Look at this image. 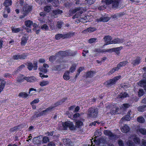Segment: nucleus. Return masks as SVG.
<instances>
[{
	"label": "nucleus",
	"mask_w": 146,
	"mask_h": 146,
	"mask_svg": "<svg viewBox=\"0 0 146 146\" xmlns=\"http://www.w3.org/2000/svg\"><path fill=\"white\" fill-rule=\"evenodd\" d=\"M98 113V109L95 107L90 108L87 111V115L90 118H94L96 117Z\"/></svg>",
	"instance_id": "f257e3e1"
},
{
	"label": "nucleus",
	"mask_w": 146,
	"mask_h": 146,
	"mask_svg": "<svg viewBox=\"0 0 146 146\" xmlns=\"http://www.w3.org/2000/svg\"><path fill=\"white\" fill-rule=\"evenodd\" d=\"M31 7L29 5H26L23 8V10L21 13L23 14L19 17L20 19H22L25 17L27 16L28 13L31 11Z\"/></svg>",
	"instance_id": "f03ea898"
},
{
	"label": "nucleus",
	"mask_w": 146,
	"mask_h": 146,
	"mask_svg": "<svg viewBox=\"0 0 146 146\" xmlns=\"http://www.w3.org/2000/svg\"><path fill=\"white\" fill-rule=\"evenodd\" d=\"M62 125L63 127V129L64 130H67L68 128L71 130H74L75 129L73 123L70 121H67L64 123H63Z\"/></svg>",
	"instance_id": "7ed1b4c3"
},
{
	"label": "nucleus",
	"mask_w": 146,
	"mask_h": 146,
	"mask_svg": "<svg viewBox=\"0 0 146 146\" xmlns=\"http://www.w3.org/2000/svg\"><path fill=\"white\" fill-rule=\"evenodd\" d=\"M83 8L81 7H76L73 9L72 13L73 14H74L77 12L76 14L73 16L72 17L73 19H74L75 18H77L78 16H79L80 15L82 14L83 13Z\"/></svg>",
	"instance_id": "20e7f679"
},
{
	"label": "nucleus",
	"mask_w": 146,
	"mask_h": 146,
	"mask_svg": "<svg viewBox=\"0 0 146 146\" xmlns=\"http://www.w3.org/2000/svg\"><path fill=\"white\" fill-rule=\"evenodd\" d=\"M120 76H116L112 79H111L107 81L106 83L107 85V86L108 87H110L115 84L117 81L120 78Z\"/></svg>",
	"instance_id": "39448f33"
},
{
	"label": "nucleus",
	"mask_w": 146,
	"mask_h": 146,
	"mask_svg": "<svg viewBox=\"0 0 146 146\" xmlns=\"http://www.w3.org/2000/svg\"><path fill=\"white\" fill-rule=\"evenodd\" d=\"M24 23L26 27L24 28L26 30L27 32L29 33L31 32V28L32 24H33V22L30 20H28L25 21Z\"/></svg>",
	"instance_id": "423d86ee"
},
{
	"label": "nucleus",
	"mask_w": 146,
	"mask_h": 146,
	"mask_svg": "<svg viewBox=\"0 0 146 146\" xmlns=\"http://www.w3.org/2000/svg\"><path fill=\"white\" fill-rule=\"evenodd\" d=\"M68 50H66V51H60L56 53V55L59 56V55H60L61 56L63 57L64 56H66L68 55H74L75 53L74 52H73V53L70 54L68 52Z\"/></svg>",
	"instance_id": "0eeeda50"
},
{
	"label": "nucleus",
	"mask_w": 146,
	"mask_h": 146,
	"mask_svg": "<svg viewBox=\"0 0 146 146\" xmlns=\"http://www.w3.org/2000/svg\"><path fill=\"white\" fill-rule=\"evenodd\" d=\"M27 68L30 70H32L33 68L34 70H36L37 68V63L35 61L33 64L31 62H29L28 63Z\"/></svg>",
	"instance_id": "6e6552de"
},
{
	"label": "nucleus",
	"mask_w": 146,
	"mask_h": 146,
	"mask_svg": "<svg viewBox=\"0 0 146 146\" xmlns=\"http://www.w3.org/2000/svg\"><path fill=\"white\" fill-rule=\"evenodd\" d=\"M104 133L105 135L109 136L111 139H115L116 138V135L113 134L109 130H104Z\"/></svg>",
	"instance_id": "1a4fd4ad"
},
{
	"label": "nucleus",
	"mask_w": 146,
	"mask_h": 146,
	"mask_svg": "<svg viewBox=\"0 0 146 146\" xmlns=\"http://www.w3.org/2000/svg\"><path fill=\"white\" fill-rule=\"evenodd\" d=\"M62 13V10L59 9H57L54 10L52 11V13L51 14V16L54 17L55 18L57 17L56 16L58 14H60Z\"/></svg>",
	"instance_id": "9d476101"
},
{
	"label": "nucleus",
	"mask_w": 146,
	"mask_h": 146,
	"mask_svg": "<svg viewBox=\"0 0 146 146\" xmlns=\"http://www.w3.org/2000/svg\"><path fill=\"white\" fill-rule=\"evenodd\" d=\"M131 112V111H129L127 113V114L122 117L120 121V123H122L123 121V120L126 121H129L130 120L131 118V117L130 116V113Z\"/></svg>",
	"instance_id": "9b49d317"
},
{
	"label": "nucleus",
	"mask_w": 146,
	"mask_h": 146,
	"mask_svg": "<svg viewBox=\"0 0 146 146\" xmlns=\"http://www.w3.org/2000/svg\"><path fill=\"white\" fill-rule=\"evenodd\" d=\"M104 39L105 42H106V44H112V41H111L112 39L111 37L110 36H105Z\"/></svg>",
	"instance_id": "f8f14e48"
},
{
	"label": "nucleus",
	"mask_w": 146,
	"mask_h": 146,
	"mask_svg": "<svg viewBox=\"0 0 146 146\" xmlns=\"http://www.w3.org/2000/svg\"><path fill=\"white\" fill-rule=\"evenodd\" d=\"M48 2L50 3L53 6L56 7L58 6L59 3L58 0H47Z\"/></svg>",
	"instance_id": "ddd939ff"
},
{
	"label": "nucleus",
	"mask_w": 146,
	"mask_h": 146,
	"mask_svg": "<svg viewBox=\"0 0 146 146\" xmlns=\"http://www.w3.org/2000/svg\"><path fill=\"white\" fill-rule=\"evenodd\" d=\"M63 144L66 145L70 146L72 145V142L69 139H63Z\"/></svg>",
	"instance_id": "4468645a"
},
{
	"label": "nucleus",
	"mask_w": 146,
	"mask_h": 146,
	"mask_svg": "<svg viewBox=\"0 0 146 146\" xmlns=\"http://www.w3.org/2000/svg\"><path fill=\"white\" fill-rule=\"evenodd\" d=\"M124 41V39L122 38H117L112 40V42L111 43L114 44H119L123 42Z\"/></svg>",
	"instance_id": "2eb2a0df"
},
{
	"label": "nucleus",
	"mask_w": 146,
	"mask_h": 146,
	"mask_svg": "<svg viewBox=\"0 0 146 146\" xmlns=\"http://www.w3.org/2000/svg\"><path fill=\"white\" fill-rule=\"evenodd\" d=\"M25 80L27 81L28 82H35L36 81L35 78L33 76L31 77H24Z\"/></svg>",
	"instance_id": "dca6fc26"
},
{
	"label": "nucleus",
	"mask_w": 146,
	"mask_h": 146,
	"mask_svg": "<svg viewBox=\"0 0 146 146\" xmlns=\"http://www.w3.org/2000/svg\"><path fill=\"white\" fill-rule=\"evenodd\" d=\"M141 60L140 57H137L135 59L132 60L131 63L134 66L138 65L140 63Z\"/></svg>",
	"instance_id": "f3484780"
},
{
	"label": "nucleus",
	"mask_w": 146,
	"mask_h": 146,
	"mask_svg": "<svg viewBox=\"0 0 146 146\" xmlns=\"http://www.w3.org/2000/svg\"><path fill=\"white\" fill-rule=\"evenodd\" d=\"M146 80H142L138 83V84L141 87L143 86L145 90L146 91Z\"/></svg>",
	"instance_id": "a211bd4d"
},
{
	"label": "nucleus",
	"mask_w": 146,
	"mask_h": 146,
	"mask_svg": "<svg viewBox=\"0 0 146 146\" xmlns=\"http://www.w3.org/2000/svg\"><path fill=\"white\" fill-rule=\"evenodd\" d=\"M112 8L116 9L119 6V2L117 0H114L112 3Z\"/></svg>",
	"instance_id": "6ab92c4d"
},
{
	"label": "nucleus",
	"mask_w": 146,
	"mask_h": 146,
	"mask_svg": "<svg viewBox=\"0 0 146 146\" xmlns=\"http://www.w3.org/2000/svg\"><path fill=\"white\" fill-rule=\"evenodd\" d=\"M110 18L108 17H102L98 19V22L102 21L103 22H107L109 20Z\"/></svg>",
	"instance_id": "aec40b11"
},
{
	"label": "nucleus",
	"mask_w": 146,
	"mask_h": 146,
	"mask_svg": "<svg viewBox=\"0 0 146 146\" xmlns=\"http://www.w3.org/2000/svg\"><path fill=\"white\" fill-rule=\"evenodd\" d=\"M52 71H54L56 72H58L61 70V68L60 65H56L53 66L52 68Z\"/></svg>",
	"instance_id": "412c9836"
},
{
	"label": "nucleus",
	"mask_w": 146,
	"mask_h": 146,
	"mask_svg": "<svg viewBox=\"0 0 146 146\" xmlns=\"http://www.w3.org/2000/svg\"><path fill=\"white\" fill-rule=\"evenodd\" d=\"M28 37L27 36H23L21 38V44L22 46H25L27 42Z\"/></svg>",
	"instance_id": "4be33fe9"
},
{
	"label": "nucleus",
	"mask_w": 146,
	"mask_h": 146,
	"mask_svg": "<svg viewBox=\"0 0 146 146\" xmlns=\"http://www.w3.org/2000/svg\"><path fill=\"white\" fill-rule=\"evenodd\" d=\"M129 130V128L128 126L126 125H125L124 126L121 128V131L124 133H127Z\"/></svg>",
	"instance_id": "5701e85b"
},
{
	"label": "nucleus",
	"mask_w": 146,
	"mask_h": 146,
	"mask_svg": "<svg viewBox=\"0 0 146 146\" xmlns=\"http://www.w3.org/2000/svg\"><path fill=\"white\" fill-rule=\"evenodd\" d=\"M69 72L68 71L66 72L64 74L63 77L64 79L66 80H68L70 78V77L69 76Z\"/></svg>",
	"instance_id": "b1692460"
},
{
	"label": "nucleus",
	"mask_w": 146,
	"mask_h": 146,
	"mask_svg": "<svg viewBox=\"0 0 146 146\" xmlns=\"http://www.w3.org/2000/svg\"><path fill=\"white\" fill-rule=\"evenodd\" d=\"M11 0H6L3 3V5L5 7H8L11 5Z\"/></svg>",
	"instance_id": "393cba45"
},
{
	"label": "nucleus",
	"mask_w": 146,
	"mask_h": 146,
	"mask_svg": "<svg viewBox=\"0 0 146 146\" xmlns=\"http://www.w3.org/2000/svg\"><path fill=\"white\" fill-rule=\"evenodd\" d=\"M95 72L92 71H90L88 72L86 74V78H91L95 74Z\"/></svg>",
	"instance_id": "a878e982"
},
{
	"label": "nucleus",
	"mask_w": 146,
	"mask_h": 146,
	"mask_svg": "<svg viewBox=\"0 0 146 146\" xmlns=\"http://www.w3.org/2000/svg\"><path fill=\"white\" fill-rule=\"evenodd\" d=\"M138 132H140L143 135L146 134V129L144 128H140L137 130Z\"/></svg>",
	"instance_id": "bb28decb"
},
{
	"label": "nucleus",
	"mask_w": 146,
	"mask_h": 146,
	"mask_svg": "<svg viewBox=\"0 0 146 146\" xmlns=\"http://www.w3.org/2000/svg\"><path fill=\"white\" fill-rule=\"evenodd\" d=\"M5 83L6 82L4 80L2 81L0 86V93L3 90V89L4 88Z\"/></svg>",
	"instance_id": "cd10ccee"
},
{
	"label": "nucleus",
	"mask_w": 146,
	"mask_h": 146,
	"mask_svg": "<svg viewBox=\"0 0 146 146\" xmlns=\"http://www.w3.org/2000/svg\"><path fill=\"white\" fill-rule=\"evenodd\" d=\"M28 95L25 92H22L20 93L19 94V96L20 97L26 98H27Z\"/></svg>",
	"instance_id": "c85d7f7f"
},
{
	"label": "nucleus",
	"mask_w": 146,
	"mask_h": 146,
	"mask_svg": "<svg viewBox=\"0 0 146 146\" xmlns=\"http://www.w3.org/2000/svg\"><path fill=\"white\" fill-rule=\"evenodd\" d=\"M48 24L49 25L50 28L53 30L55 28L54 22L52 21L49 20L48 22Z\"/></svg>",
	"instance_id": "c756f323"
},
{
	"label": "nucleus",
	"mask_w": 146,
	"mask_h": 146,
	"mask_svg": "<svg viewBox=\"0 0 146 146\" xmlns=\"http://www.w3.org/2000/svg\"><path fill=\"white\" fill-rule=\"evenodd\" d=\"M128 96V94L126 92H124L123 93H121L118 96V97L121 99L127 97Z\"/></svg>",
	"instance_id": "7c9ffc66"
},
{
	"label": "nucleus",
	"mask_w": 146,
	"mask_h": 146,
	"mask_svg": "<svg viewBox=\"0 0 146 146\" xmlns=\"http://www.w3.org/2000/svg\"><path fill=\"white\" fill-rule=\"evenodd\" d=\"M49 84V82L48 81L43 80L40 82V85L41 86H46Z\"/></svg>",
	"instance_id": "2f4dec72"
},
{
	"label": "nucleus",
	"mask_w": 146,
	"mask_h": 146,
	"mask_svg": "<svg viewBox=\"0 0 146 146\" xmlns=\"http://www.w3.org/2000/svg\"><path fill=\"white\" fill-rule=\"evenodd\" d=\"M63 24V22L62 21H58L57 22L56 24V27L58 29H60L61 28Z\"/></svg>",
	"instance_id": "473e14b6"
},
{
	"label": "nucleus",
	"mask_w": 146,
	"mask_h": 146,
	"mask_svg": "<svg viewBox=\"0 0 146 146\" xmlns=\"http://www.w3.org/2000/svg\"><path fill=\"white\" fill-rule=\"evenodd\" d=\"M41 28L43 30L48 31L49 30V27L46 24H44L42 25L41 27Z\"/></svg>",
	"instance_id": "72a5a7b5"
},
{
	"label": "nucleus",
	"mask_w": 146,
	"mask_h": 146,
	"mask_svg": "<svg viewBox=\"0 0 146 146\" xmlns=\"http://www.w3.org/2000/svg\"><path fill=\"white\" fill-rule=\"evenodd\" d=\"M137 120L138 122L141 123H143L145 122V120L142 117H139L137 118Z\"/></svg>",
	"instance_id": "f704fd0d"
},
{
	"label": "nucleus",
	"mask_w": 146,
	"mask_h": 146,
	"mask_svg": "<svg viewBox=\"0 0 146 146\" xmlns=\"http://www.w3.org/2000/svg\"><path fill=\"white\" fill-rule=\"evenodd\" d=\"M38 69L40 71L44 73H46L47 72V68H44L43 67H41L39 68Z\"/></svg>",
	"instance_id": "c9c22d12"
},
{
	"label": "nucleus",
	"mask_w": 146,
	"mask_h": 146,
	"mask_svg": "<svg viewBox=\"0 0 146 146\" xmlns=\"http://www.w3.org/2000/svg\"><path fill=\"white\" fill-rule=\"evenodd\" d=\"M146 108V105H143L139 107L138 108V111L143 112L145 110V108Z\"/></svg>",
	"instance_id": "e433bc0d"
},
{
	"label": "nucleus",
	"mask_w": 146,
	"mask_h": 146,
	"mask_svg": "<svg viewBox=\"0 0 146 146\" xmlns=\"http://www.w3.org/2000/svg\"><path fill=\"white\" fill-rule=\"evenodd\" d=\"M13 59L15 60L20 59V54H17L14 55L13 57Z\"/></svg>",
	"instance_id": "4c0bfd02"
},
{
	"label": "nucleus",
	"mask_w": 146,
	"mask_h": 146,
	"mask_svg": "<svg viewBox=\"0 0 146 146\" xmlns=\"http://www.w3.org/2000/svg\"><path fill=\"white\" fill-rule=\"evenodd\" d=\"M97 40V38H90L89 39L88 42L89 43L92 44L96 40Z\"/></svg>",
	"instance_id": "58836bf2"
},
{
	"label": "nucleus",
	"mask_w": 146,
	"mask_h": 146,
	"mask_svg": "<svg viewBox=\"0 0 146 146\" xmlns=\"http://www.w3.org/2000/svg\"><path fill=\"white\" fill-rule=\"evenodd\" d=\"M76 69L75 66L74 65H72L70 68L69 71V73H72L74 72Z\"/></svg>",
	"instance_id": "ea45409f"
},
{
	"label": "nucleus",
	"mask_w": 146,
	"mask_h": 146,
	"mask_svg": "<svg viewBox=\"0 0 146 146\" xmlns=\"http://www.w3.org/2000/svg\"><path fill=\"white\" fill-rule=\"evenodd\" d=\"M45 11L47 12H49L51 9V7L50 6H46L44 8Z\"/></svg>",
	"instance_id": "a19ab883"
},
{
	"label": "nucleus",
	"mask_w": 146,
	"mask_h": 146,
	"mask_svg": "<svg viewBox=\"0 0 146 146\" xmlns=\"http://www.w3.org/2000/svg\"><path fill=\"white\" fill-rule=\"evenodd\" d=\"M12 31L13 33H17L19 32L20 29L19 28H13L12 29Z\"/></svg>",
	"instance_id": "79ce46f5"
},
{
	"label": "nucleus",
	"mask_w": 146,
	"mask_h": 146,
	"mask_svg": "<svg viewBox=\"0 0 146 146\" xmlns=\"http://www.w3.org/2000/svg\"><path fill=\"white\" fill-rule=\"evenodd\" d=\"M42 141L44 143H46L49 141V139L48 137L45 136L42 139Z\"/></svg>",
	"instance_id": "37998d69"
},
{
	"label": "nucleus",
	"mask_w": 146,
	"mask_h": 146,
	"mask_svg": "<svg viewBox=\"0 0 146 146\" xmlns=\"http://www.w3.org/2000/svg\"><path fill=\"white\" fill-rule=\"evenodd\" d=\"M27 55L25 54H20V60H24L27 57Z\"/></svg>",
	"instance_id": "c03bdc74"
},
{
	"label": "nucleus",
	"mask_w": 146,
	"mask_h": 146,
	"mask_svg": "<svg viewBox=\"0 0 146 146\" xmlns=\"http://www.w3.org/2000/svg\"><path fill=\"white\" fill-rule=\"evenodd\" d=\"M127 144L128 146H134V143L132 141L129 140L127 142Z\"/></svg>",
	"instance_id": "a18cd8bd"
},
{
	"label": "nucleus",
	"mask_w": 146,
	"mask_h": 146,
	"mask_svg": "<svg viewBox=\"0 0 146 146\" xmlns=\"http://www.w3.org/2000/svg\"><path fill=\"white\" fill-rule=\"evenodd\" d=\"M83 125V123L80 121H78L76 122V126L77 127H79L80 126Z\"/></svg>",
	"instance_id": "49530a36"
},
{
	"label": "nucleus",
	"mask_w": 146,
	"mask_h": 146,
	"mask_svg": "<svg viewBox=\"0 0 146 146\" xmlns=\"http://www.w3.org/2000/svg\"><path fill=\"white\" fill-rule=\"evenodd\" d=\"M61 38H63V35L62 34H58L55 36V38L57 40L60 39Z\"/></svg>",
	"instance_id": "de8ad7c7"
},
{
	"label": "nucleus",
	"mask_w": 146,
	"mask_h": 146,
	"mask_svg": "<svg viewBox=\"0 0 146 146\" xmlns=\"http://www.w3.org/2000/svg\"><path fill=\"white\" fill-rule=\"evenodd\" d=\"M96 29L94 27H90L88 28L87 30L88 32H92L96 30Z\"/></svg>",
	"instance_id": "09e8293b"
},
{
	"label": "nucleus",
	"mask_w": 146,
	"mask_h": 146,
	"mask_svg": "<svg viewBox=\"0 0 146 146\" xmlns=\"http://www.w3.org/2000/svg\"><path fill=\"white\" fill-rule=\"evenodd\" d=\"M56 58V56H50L49 58V60L52 62Z\"/></svg>",
	"instance_id": "8fccbe9b"
},
{
	"label": "nucleus",
	"mask_w": 146,
	"mask_h": 146,
	"mask_svg": "<svg viewBox=\"0 0 146 146\" xmlns=\"http://www.w3.org/2000/svg\"><path fill=\"white\" fill-rule=\"evenodd\" d=\"M122 47L121 46L116 48H113V52H118L122 49Z\"/></svg>",
	"instance_id": "3c124183"
},
{
	"label": "nucleus",
	"mask_w": 146,
	"mask_h": 146,
	"mask_svg": "<svg viewBox=\"0 0 146 146\" xmlns=\"http://www.w3.org/2000/svg\"><path fill=\"white\" fill-rule=\"evenodd\" d=\"M144 94V91L143 89H140L138 92V95L139 97L142 96Z\"/></svg>",
	"instance_id": "603ef678"
},
{
	"label": "nucleus",
	"mask_w": 146,
	"mask_h": 146,
	"mask_svg": "<svg viewBox=\"0 0 146 146\" xmlns=\"http://www.w3.org/2000/svg\"><path fill=\"white\" fill-rule=\"evenodd\" d=\"M94 51L98 53L104 52V49H101L99 48L96 49Z\"/></svg>",
	"instance_id": "864d4df0"
},
{
	"label": "nucleus",
	"mask_w": 146,
	"mask_h": 146,
	"mask_svg": "<svg viewBox=\"0 0 146 146\" xmlns=\"http://www.w3.org/2000/svg\"><path fill=\"white\" fill-rule=\"evenodd\" d=\"M117 70L116 67L113 68L108 73V75H110L114 72L115 71Z\"/></svg>",
	"instance_id": "5fc2aeb1"
},
{
	"label": "nucleus",
	"mask_w": 146,
	"mask_h": 146,
	"mask_svg": "<svg viewBox=\"0 0 146 146\" xmlns=\"http://www.w3.org/2000/svg\"><path fill=\"white\" fill-rule=\"evenodd\" d=\"M54 108V107H50L46 110H45V111L46 112V113L48 112H50L52 110V109Z\"/></svg>",
	"instance_id": "6e6d98bb"
},
{
	"label": "nucleus",
	"mask_w": 146,
	"mask_h": 146,
	"mask_svg": "<svg viewBox=\"0 0 146 146\" xmlns=\"http://www.w3.org/2000/svg\"><path fill=\"white\" fill-rule=\"evenodd\" d=\"M112 1V0H105L104 2L106 5H108L111 4Z\"/></svg>",
	"instance_id": "4d7b16f0"
},
{
	"label": "nucleus",
	"mask_w": 146,
	"mask_h": 146,
	"mask_svg": "<svg viewBox=\"0 0 146 146\" xmlns=\"http://www.w3.org/2000/svg\"><path fill=\"white\" fill-rule=\"evenodd\" d=\"M71 34L70 33H67L66 34L63 35V38H67L71 37Z\"/></svg>",
	"instance_id": "13d9d810"
},
{
	"label": "nucleus",
	"mask_w": 146,
	"mask_h": 146,
	"mask_svg": "<svg viewBox=\"0 0 146 146\" xmlns=\"http://www.w3.org/2000/svg\"><path fill=\"white\" fill-rule=\"evenodd\" d=\"M117 109L115 108L111 109L110 110V113L111 114H113L115 113H116L117 112Z\"/></svg>",
	"instance_id": "bf43d9fd"
},
{
	"label": "nucleus",
	"mask_w": 146,
	"mask_h": 146,
	"mask_svg": "<svg viewBox=\"0 0 146 146\" xmlns=\"http://www.w3.org/2000/svg\"><path fill=\"white\" fill-rule=\"evenodd\" d=\"M38 137H35L33 139V142L34 143H37L38 142L39 140L38 139Z\"/></svg>",
	"instance_id": "052dcab7"
},
{
	"label": "nucleus",
	"mask_w": 146,
	"mask_h": 146,
	"mask_svg": "<svg viewBox=\"0 0 146 146\" xmlns=\"http://www.w3.org/2000/svg\"><path fill=\"white\" fill-rule=\"evenodd\" d=\"M133 141L136 143H139L140 141L139 139L137 137H135L133 139Z\"/></svg>",
	"instance_id": "680f3d73"
},
{
	"label": "nucleus",
	"mask_w": 146,
	"mask_h": 146,
	"mask_svg": "<svg viewBox=\"0 0 146 146\" xmlns=\"http://www.w3.org/2000/svg\"><path fill=\"white\" fill-rule=\"evenodd\" d=\"M95 135L97 136H100L101 134V133L99 131V130H98L96 131L94 133Z\"/></svg>",
	"instance_id": "e2e57ef3"
},
{
	"label": "nucleus",
	"mask_w": 146,
	"mask_h": 146,
	"mask_svg": "<svg viewBox=\"0 0 146 146\" xmlns=\"http://www.w3.org/2000/svg\"><path fill=\"white\" fill-rule=\"evenodd\" d=\"M128 62L127 61H124L122 62H120L121 66H125L126 65L127 63Z\"/></svg>",
	"instance_id": "0e129e2a"
},
{
	"label": "nucleus",
	"mask_w": 146,
	"mask_h": 146,
	"mask_svg": "<svg viewBox=\"0 0 146 146\" xmlns=\"http://www.w3.org/2000/svg\"><path fill=\"white\" fill-rule=\"evenodd\" d=\"M113 52V48H111L108 49H104V52Z\"/></svg>",
	"instance_id": "69168bd1"
},
{
	"label": "nucleus",
	"mask_w": 146,
	"mask_h": 146,
	"mask_svg": "<svg viewBox=\"0 0 146 146\" xmlns=\"http://www.w3.org/2000/svg\"><path fill=\"white\" fill-rule=\"evenodd\" d=\"M24 80H25L24 77L23 78H18L17 80V81L19 82H21L24 81Z\"/></svg>",
	"instance_id": "338daca9"
},
{
	"label": "nucleus",
	"mask_w": 146,
	"mask_h": 146,
	"mask_svg": "<svg viewBox=\"0 0 146 146\" xmlns=\"http://www.w3.org/2000/svg\"><path fill=\"white\" fill-rule=\"evenodd\" d=\"M118 143L120 146H124L123 143L121 140H119L118 141Z\"/></svg>",
	"instance_id": "774afa93"
}]
</instances>
